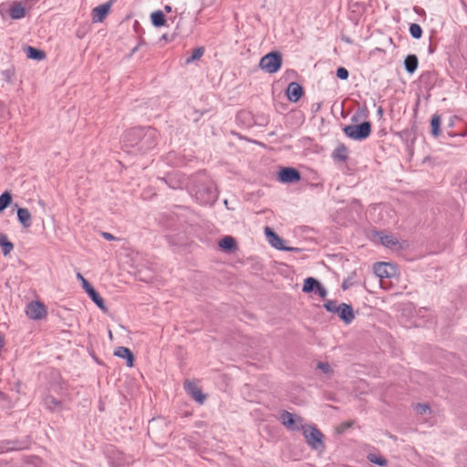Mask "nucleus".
I'll use <instances>...</instances> for the list:
<instances>
[{"label":"nucleus","mask_w":467,"mask_h":467,"mask_svg":"<svg viewBox=\"0 0 467 467\" xmlns=\"http://www.w3.org/2000/svg\"><path fill=\"white\" fill-rule=\"evenodd\" d=\"M110 3H106L96 6L92 10V20L95 23L102 22L110 9Z\"/></svg>","instance_id":"14"},{"label":"nucleus","mask_w":467,"mask_h":467,"mask_svg":"<svg viewBox=\"0 0 467 467\" xmlns=\"http://www.w3.org/2000/svg\"><path fill=\"white\" fill-rule=\"evenodd\" d=\"M379 114H382V109L381 108L379 109Z\"/></svg>","instance_id":"47"},{"label":"nucleus","mask_w":467,"mask_h":467,"mask_svg":"<svg viewBox=\"0 0 467 467\" xmlns=\"http://www.w3.org/2000/svg\"><path fill=\"white\" fill-rule=\"evenodd\" d=\"M332 158L335 161H339L343 162L347 161V160L348 159V148L343 143L338 144L332 152Z\"/></svg>","instance_id":"16"},{"label":"nucleus","mask_w":467,"mask_h":467,"mask_svg":"<svg viewBox=\"0 0 467 467\" xmlns=\"http://www.w3.org/2000/svg\"><path fill=\"white\" fill-rule=\"evenodd\" d=\"M317 368L321 369L324 373L329 374L332 372V368L328 363L326 362H319L317 364Z\"/></svg>","instance_id":"38"},{"label":"nucleus","mask_w":467,"mask_h":467,"mask_svg":"<svg viewBox=\"0 0 467 467\" xmlns=\"http://www.w3.org/2000/svg\"><path fill=\"white\" fill-rule=\"evenodd\" d=\"M389 266V264L383 263V262H379V263L375 264V265H374V273H375V275L377 276H379V278H388V277H389L391 275H390V273L388 270Z\"/></svg>","instance_id":"20"},{"label":"nucleus","mask_w":467,"mask_h":467,"mask_svg":"<svg viewBox=\"0 0 467 467\" xmlns=\"http://www.w3.org/2000/svg\"><path fill=\"white\" fill-rule=\"evenodd\" d=\"M282 66V56L279 52L274 51L264 56L259 67L267 73L273 74L277 72Z\"/></svg>","instance_id":"4"},{"label":"nucleus","mask_w":467,"mask_h":467,"mask_svg":"<svg viewBox=\"0 0 467 467\" xmlns=\"http://www.w3.org/2000/svg\"><path fill=\"white\" fill-rule=\"evenodd\" d=\"M0 247L5 256L9 254L14 249V244L8 240L5 234H0Z\"/></svg>","instance_id":"23"},{"label":"nucleus","mask_w":467,"mask_h":467,"mask_svg":"<svg viewBox=\"0 0 467 467\" xmlns=\"http://www.w3.org/2000/svg\"><path fill=\"white\" fill-rule=\"evenodd\" d=\"M314 292L317 295H318L321 298H325L327 295V289L323 286L321 283L318 284Z\"/></svg>","instance_id":"37"},{"label":"nucleus","mask_w":467,"mask_h":467,"mask_svg":"<svg viewBox=\"0 0 467 467\" xmlns=\"http://www.w3.org/2000/svg\"><path fill=\"white\" fill-rule=\"evenodd\" d=\"M409 30H410V36L415 39H419L422 36V29H421L420 26L418 24H415V23L410 24Z\"/></svg>","instance_id":"31"},{"label":"nucleus","mask_w":467,"mask_h":467,"mask_svg":"<svg viewBox=\"0 0 467 467\" xmlns=\"http://www.w3.org/2000/svg\"><path fill=\"white\" fill-rule=\"evenodd\" d=\"M204 49L202 47H197L193 49L192 55L188 57L185 60L186 64H190L197 59H199L203 55Z\"/></svg>","instance_id":"32"},{"label":"nucleus","mask_w":467,"mask_h":467,"mask_svg":"<svg viewBox=\"0 0 467 467\" xmlns=\"http://www.w3.org/2000/svg\"><path fill=\"white\" fill-rule=\"evenodd\" d=\"M114 355L120 358L126 359V364L128 367H133L134 356L132 352L126 347H118L114 350Z\"/></svg>","instance_id":"15"},{"label":"nucleus","mask_w":467,"mask_h":467,"mask_svg":"<svg viewBox=\"0 0 467 467\" xmlns=\"http://www.w3.org/2000/svg\"><path fill=\"white\" fill-rule=\"evenodd\" d=\"M219 246L226 251H232L236 248V242L232 236H224L219 242Z\"/></svg>","instance_id":"24"},{"label":"nucleus","mask_w":467,"mask_h":467,"mask_svg":"<svg viewBox=\"0 0 467 467\" xmlns=\"http://www.w3.org/2000/svg\"><path fill=\"white\" fill-rule=\"evenodd\" d=\"M102 236L105 240H108V241H112V240H115V236L109 233H107V232H103L102 233Z\"/></svg>","instance_id":"40"},{"label":"nucleus","mask_w":467,"mask_h":467,"mask_svg":"<svg viewBox=\"0 0 467 467\" xmlns=\"http://www.w3.org/2000/svg\"><path fill=\"white\" fill-rule=\"evenodd\" d=\"M190 192L201 204L212 205L218 198L214 182L204 173H200L193 178Z\"/></svg>","instance_id":"2"},{"label":"nucleus","mask_w":467,"mask_h":467,"mask_svg":"<svg viewBox=\"0 0 467 467\" xmlns=\"http://www.w3.org/2000/svg\"><path fill=\"white\" fill-rule=\"evenodd\" d=\"M77 278L81 281L83 289L88 295L90 299L96 304V306L103 312H106L108 308L105 305L104 299L95 290L92 285L88 280H86L80 273L77 274Z\"/></svg>","instance_id":"6"},{"label":"nucleus","mask_w":467,"mask_h":467,"mask_svg":"<svg viewBox=\"0 0 467 467\" xmlns=\"http://www.w3.org/2000/svg\"><path fill=\"white\" fill-rule=\"evenodd\" d=\"M303 95V88L297 82H291L286 88V96L289 101L296 102Z\"/></svg>","instance_id":"13"},{"label":"nucleus","mask_w":467,"mask_h":467,"mask_svg":"<svg viewBox=\"0 0 467 467\" xmlns=\"http://www.w3.org/2000/svg\"><path fill=\"white\" fill-rule=\"evenodd\" d=\"M419 60L416 55H408L404 60V67L409 74H413L418 68Z\"/></svg>","instance_id":"19"},{"label":"nucleus","mask_w":467,"mask_h":467,"mask_svg":"<svg viewBox=\"0 0 467 467\" xmlns=\"http://www.w3.org/2000/svg\"><path fill=\"white\" fill-rule=\"evenodd\" d=\"M429 51H430V53H432V52H433V48L431 47V46H430V47H429Z\"/></svg>","instance_id":"45"},{"label":"nucleus","mask_w":467,"mask_h":467,"mask_svg":"<svg viewBox=\"0 0 467 467\" xmlns=\"http://www.w3.org/2000/svg\"><path fill=\"white\" fill-rule=\"evenodd\" d=\"M350 283H348V280H344V282L342 283V288L343 290H347L349 286H350Z\"/></svg>","instance_id":"42"},{"label":"nucleus","mask_w":467,"mask_h":467,"mask_svg":"<svg viewBox=\"0 0 467 467\" xmlns=\"http://www.w3.org/2000/svg\"><path fill=\"white\" fill-rule=\"evenodd\" d=\"M185 391L199 404H202L206 396L202 392L201 389L192 381L185 380L183 383Z\"/></svg>","instance_id":"11"},{"label":"nucleus","mask_w":467,"mask_h":467,"mask_svg":"<svg viewBox=\"0 0 467 467\" xmlns=\"http://www.w3.org/2000/svg\"><path fill=\"white\" fill-rule=\"evenodd\" d=\"M9 16L12 19L18 20L26 16V8L18 2H15L10 9Z\"/></svg>","instance_id":"17"},{"label":"nucleus","mask_w":467,"mask_h":467,"mask_svg":"<svg viewBox=\"0 0 467 467\" xmlns=\"http://www.w3.org/2000/svg\"><path fill=\"white\" fill-rule=\"evenodd\" d=\"M302 431L307 444L312 449L319 450L324 448L323 434L317 428L311 425H305Z\"/></svg>","instance_id":"5"},{"label":"nucleus","mask_w":467,"mask_h":467,"mask_svg":"<svg viewBox=\"0 0 467 467\" xmlns=\"http://www.w3.org/2000/svg\"><path fill=\"white\" fill-rule=\"evenodd\" d=\"M12 202V195L9 192H5L0 195V212H3Z\"/></svg>","instance_id":"28"},{"label":"nucleus","mask_w":467,"mask_h":467,"mask_svg":"<svg viewBox=\"0 0 467 467\" xmlns=\"http://www.w3.org/2000/svg\"><path fill=\"white\" fill-rule=\"evenodd\" d=\"M44 402L46 407L50 410H55L61 408V401L50 395L45 398Z\"/></svg>","instance_id":"27"},{"label":"nucleus","mask_w":467,"mask_h":467,"mask_svg":"<svg viewBox=\"0 0 467 467\" xmlns=\"http://www.w3.org/2000/svg\"><path fill=\"white\" fill-rule=\"evenodd\" d=\"M3 348V341L2 339L0 338V349Z\"/></svg>","instance_id":"46"},{"label":"nucleus","mask_w":467,"mask_h":467,"mask_svg":"<svg viewBox=\"0 0 467 467\" xmlns=\"http://www.w3.org/2000/svg\"><path fill=\"white\" fill-rule=\"evenodd\" d=\"M441 119L438 114H435L431 117V134L437 138L441 135Z\"/></svg>","instance_id":"25"},{"label":"nucleus","mask_w":467,"mask_h":467,"mask_svg":"<svg viewBox=\"0 0 467 467\" xmlns=\"http://www.w3.org/2000/svg\"><path fill=\"white\" fill-rule=\"evenodd\" d=\"M380 240L382 244L387 247H392L398 244V240L393 235H383Z\"/></svg>","instance_id":"33"},{"label":"nucleus","mask_w":467,"mask_h":467,"mask_svg":"<svg viewBox=\"0 0 467 467\" xmlns=\"http://www.w3.org/2000/svg\"><path fill=\"white\" fill-rule=\"evenodd\" d=\"M164 9L167 11V12H171V7L170 5H165Z\"/></svg>","instance_id":"44"},{"label":"nucleus","mask_w":467,"mask_h":467,"mask_svg":"<svg viewBox=\"0 0 467 467\" xmlns=\"http://www.w3.org/2000/svg\"><path fill=\"white\" fill-rule=\"evenodd\" d=\"M17 219L25 228H29L31 226V214L26 208L17 209Z\"/></svg>","instance_id":"18"},{"label":"nucleus","mask_w":467,"mask_h":467,"mask_svg":"<svg viewBox=\"0 0 467 467\" xmlns=\"http://www.w3.org/2000/svg\"><path fill=\"white\" fill-rule=\"evenodd\" d=\"M337 306H338V305L336 300H328L324 304L326 310L333 314H335Z\"/></svg>","instance_id":"34"},{"label":"nucleus","mask_w":467,"mask_h":467,"mask_svg":"<svg viewBox=\"0 0 467 467\" xmlns=\"http://www.w3.org/2000/svg\"><path fill=\"white\" fill-rule=\"evenodd\" d=\"M68 467H87V466L84 465L83 463H80V462H75V461H71L69 462V466Z\"/></svg>","instance_id":"41"},{"label":"nucleus","mask_w":467,"mask_h":467,"mask_svg":"<svg viewBox=\"0 0 467 467\" xmlns=\"http://www.w3.org/2000/svg\"><path fill=\"white\" fill-rule=\"evenodd\" d=\"M348 76L349 74L347 68L340 67L337 69V77L338 78L346 80L348 79Z\"/></svg>","instance_id":"35"},{"label":"nucleus","mask_w":467,"mask_h":467,"mask_svg":"<svg viewBox=\"0 0 467 467\" xmlns=\"http://www.w3.org/2000/svg\"><path fill=\"white\" fill-rule=\"evenodd\" d=\"M0 448H1L2 451H8L21 449V447L18 445L17 441H4L1 442Z\"/></svg>","instance_id":"30"},{"label":"nucleus","mask_w":467,"mask_h":467,"mask_svg":"<svg viewBox=\"0 0 467 467\" xmlns=\"http://www.w3.org/2000/svg\"><path fill=\"white\" fill-rule=\"evenodd\" d=\"M347 137L354 140H363L371 133V124L369 121H364L360 124L347 125L343 128Z\"/></svg>","instance_id":"3"},{"label":"nucleus","mask_w":467,"mask_h":467,"mask_svg":"<svg viewBox=\"0 0 467 467\" xmlns=\"http://www.w3.org/2000/svg\"><path fill=\"white\" fill-rule=\"evenodd\" d=\"M265 234L266 235L268 243L275 249L280 251H292L293 248L284 246V240L277 235L270 227L265 228Z\"/></svg>","instance_id":"10"},{"label":"nucleus","mask_w":467,"mask_h":467,"mask_svg":"<svg viewBox=\"0 0 467 467\" xmlns=\"http://www.w3.org/2000/svg\"><path fill=\"white\" fill-rule=\"evenodd\" d=\"M4 75L5 76V78H9L11 74H10V71H9V70H5V71L4 72Z\"/></svg>","instance_id":"43"},{"label":"nucleus","mask_w":467,"mask_h":467,"mask_svg":"<svg viewBox=\"0 0 467 467\" xmlns=\"http://www.w3.org/2000/svg\"><path fill=\"white\" fill-rule=\"evenodd\" d=\"M368 460L370 462L377 464L379 466H381V467L386 466L388 463V462L385 458H383L382 456L376 454V453H369L368 455Z\"/></svg>","instance_id":"29"},{"label":"nucleus","mask_w":467,"mask_h":467,"mask_svg":"<svg viewBox=\"0 0 467 467\" xmlns=\"http://www.w3.org/2000/svg\"><path fill=\"white\" fill-rule=\"evenodd\" d=\"M301 179L299 171L292 167L282 168L278 172V180L283 183L296 182Z\"/></svg>","instance_id":"8"},{"label":"nucleus","mask_w":467,"mask_h":467,"mask_svg":"<svg viewBox=\"0 0 467 467\" xmlns=\"http://www.w3.org/2000/svg\"><path fill=\"white\" fill-rule=\"evenodd\" d=\"M158 131L152 127H136L126 131L123 150L129 153H145L157 144Z\"/></svg>","instance_id":"1"},{"label":"nucleus","mask_w":467,"mask_h":467,"mask_svg":"<svg viewBox=\"0 0 467 467\" xmlns=\"http://www.w3.org/2000/svg\"><path fill=\"white\" fill-rule=\"evenodd\" d=\"M335 314L346 324H350L355 317L353 307L346 303L339 304L338 306H337Z\"/></svg>","instance_id":"12"},{"label":"nucleus","mask_w":467,"mask_h":467,"mask_svg":"<svg viewBox=\"0 0 467 467\" xmlns=\"http://www.w3.org/2000/svg\"><path fill=\"white\" fill-rule=\"evenodd\" d=\"M319 283L320 282H318L314 277H307L304 281V285H303L302 290H303L304 293L314 292L316 287L318 285Z\"/></svg>","instance_id":"26"},{"label":"nucleus","mask_w":467,"mask_h":467,"mask_svg":"<svg viewBox=\"0 0 467 467\" xmlns=\"http://www.w3.org/2000/svg\"><path fill=\"white\" fill-rule=\"evenodd\" d=\"M151 23L156 27L163 26L166 23V17L162 11L158 10L150 15Z\"/></svg>","instance_id":"22"},{"label":"nucleus","mask_w":467,"mask_h":467,"mask_svg":"<svg viewBox=\"0 0 467 467\" xmlns=\"http://www.w3.org/2000/svg\"><path fill=\"white\" fill-rule=\"evenodd\" d=\"M416 409H417L418 412H420L421 414H423L426 411L430 410V408H429L428 405H426V404H420V403L417 404Z\"/></svg>","instance_id":"39"},{"label":"nucleus","mask_w":467,"mask_h":467,"mask_svg":"<svg viewBox=\"0 0 467 467\" xmlns=\"http://www.w3.org/2000/svg\"><path fill=\"white\" fill-rule=\"evenodd\" d=\"M26 54L28 58L38 61L43 60L46 57V54L44 51L30 46L26 47Z\"/></svg>","instance_id":"21"},{"label":"nucleus","mask_w":467,"mask_h":467,"mask_svg":"<svg viewBox=\"0 0 467 467\" xmlns=\"http://www.w3.org/2000/svg\"><path fill=\"white\" fill-rule=\"evenodd\" d=\"M26 313L30 319L39 320L46 316L47 310L42 303L31 302L27 305Z\"/></svg>","instance_id":"9"},{"label":"nucleus","mask_w":467,"mask_h":467,"mask_svg":"<svg viewBox=\"0 0 467 467\" xmlns=\"http://www.w3.org/2000/svg\"><path fill=\"white\" fill-rule=\"evenodd\" d=\"M122 462V455L120 452L117 451L116 452V459L115 460H109V464L111 466V467H118L121 464Z\"/></svg>","instance_id":"36"},{"label":"nucleus","mask_w":467,"mask_h":467,"mask_svg":"<svg viewBox=\"0 0 467 467\" xmlns=\"http://www.w3.org/2000/svg\"><path fill=\"white\" fill-rule=\"evenodd\" d=\"M281 423L290 431L302 430L305 425L303 419L300 416L295 415L289 411L284 410L280 414Z\"/></svg>","instance_id":"7"},{"label":"nucleus","mask_w":467,"mask_h":467,"mask_svg":"<svg viewBox=\"0 0 467 467\" xmlns=\"http://www.w3.org/2000/svg\"><path fill=\"white\" fill-rule=\"evenodd\" d=\"M109 451H107V456H108V458L109 460L110 458H109Z\"/></svg>","instance_id":"48"}]
</instances>
